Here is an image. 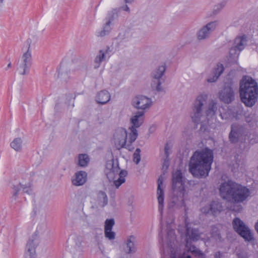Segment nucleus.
<instances>
[{
	"mask_svg": "<svg viewBox=\"0 0 258 258\" xmlns=\"http://www.w3.org/2000/svg\"><path fill=\"white\" fill-rule=\"evenodd\" d=\"M104 234L106 238L109 240H113L115 237V233L112 230H104Z\"/></svg>",
	"mask_w": 258,
	"mask_h": 258,
	"instance_id": "nucleus-34",
	"label": "nucleus"
},
{
	"mask_svg": "<svg viewBox=\"0 0 258 258\" xmlns=\"http://www.w3.org/2000/svg\"><path fill=\"white\" fill-rule=\"evenodd\" d=\"M213 161V151L208 148L196 151L191 156L189 170L196 177H205L208 175Z\"/></svg>",
	"mask_w": 258,
	"mask_h": 258,
	"instance_id": "nucleus-2",
	"label": "nucleus"
},
{
	"mask_svg": "<svg viewBox=\"0 0 258 258\" xmlns=\"http://www.w3.org/2000/svg\"><path fill=\"white\" fill-rule=\"evenodd\" d=\"M10 146L16 151H21L23 148L22 139L19 137L15 138L11 143Z\"/></svg>",
	"mask_w": 258,
	"mask_h": 258,
	"instance_id": "nucleus-28",
	"label": "nucleus"
},
{
	"mask_svg": "<svg viewBox=\"0 0 258 258\" xmlns=\"http://www.w3.org/2000/svg\"><path fill=\"white\" fill-rule=\"evenodd\" d=\"M220 9H222L223 8V6H222L221 5H220Z\"/></svg>",
	"mask_w": 258,
	"mask_h": 258,
	"instance_id": "nucleus-44",
	"label": "nucleus"
},
{
	"mask_svg": "<svg viewBox=\"0 0 258 258\" xmlns=\"http://www.w3.org/2000/svg\"><path fill=\"white\" fill-rule=\"evenodd\" d=\"M232 224L234 230L242 237L245 241L252 243H254L253 234L242 221L238 218H236L233 220Z\"/></svg>",
	"mask_w": 258,
	"mask_h": 258,
	"instance_id": "nucleus-9",
	"label": "nucleus"
},
{
	"mask_svg": "<svg viewBox=\"0 0 258 258\" xmlns=\"http://www.w3.org/2000/svg\"><path fill=\"white\" fill-rule=\"evenodd\" d=\"M168 235H170L171 238H174V232L173 231H170L168 234Z\"/></svg>",
	"mask_w": 258,
	"mask_h": 258,
	"instance_id": "nucleus-39",
	"label": "nucleus"
},
{
	"mask_svg": "<svg viewBox=\"0 0 258 258\" xmlns=\"http://www.w3.org/2000/svg\"><path fill=\"white\" fill-rule=\"evenodd\" d=\"M134 1V0H125V2L126 3H131L133 2Z\"/></svg>",
	"mask_w": 258,
	"mask_h": 258,
	"instance_id": "nucleus-43",
	"label": "nucleus"
},
{
	"mask_svg": "<svg viewBox=\"0 0 258 258\" xmlns=\"http://www.w3.org/2000/svg\"><path fill=\"white\" fill-rule=\"evenodd\" d=\"M89 162V156L87 154H80L78 156V165L81 167L87 165Z\"/></svg>",
	"mask_w": 258,
	"mask_h": 258,
	"instance_id": "nucleus-30",
	"label": "nucleus"
},
{
	"mask_svg": "<svg viewBox=\"0 0 258 258\" xmlns=\"http://www.w3.org/2000/svg\"><path fill=\"white\" fill-rule=\"evenodd\" d=\"M218 21L210 22L202 27L197 32V38L199 40H205L209 38L210 34L218 26Z\"/></svg>",
	"mask_w": 258,
	"mask_h": 258,
	"instance_id": "nucleus-14",
	"label": "nucleus"
},
{
	"mask_svg": "<svg viewBox=\"0 0 258 258\" xmlns=\"http://www.w3.org/2000/svg\"><path fill=\"white\" fill-rule=\"evenodd\" d=\"M34 176L33 174H27L21 177L18 186L13 187L14 195L16 196L21 189L24 192L31 194L33 190Z\"/></svg>",
	"mask_w": 258,
	"mask_h": 258,
	"instance_id": "nucleus-10",
	"label": "nucleus"
},
{
	"mask_svg": "<svg viewBox=\"0 0 258 258\" xmlns=\"http://www.w3.org/2000/svg\"><path fill=\"white\" fill-rule=\"evenodd\" d=\"M31 52L28 49L18 61L17 70L20 75H25L28 73L31 65Z\"/></svg>",
	"mask_w": 258,
	"mask_h": 258,
	"instance_id": "nucleus-12",
	"label": "nucleus"
},
{
	"mask_svg": "<svg viewBox=\"0 0 258 258\" xmlns=\"http://www.w3.org/2000/svg\"><path fill=\"white\" fill-rule=\"evenodd\" d=\"M122 9L125 11H126L128 12H130V9L127 6H125V7H123Z\"/></svg>",
	"mask_w": 258,
	"mask_h": 258,
	"instance_id": "nucleus-40",
	"label": "nucleus"
},
{
	"mask_svg": "<svg viewBox=\"0 0 258 258\" xmlns=\"http://www.w3.org/2000/svg\"><path fill=\"white\" fill-rule=\"evenodd\" d=\"M241 101L247 107H252L257 101L258 86L252 78L244 76L240 81L239 88Z\"/></svg>",
	"mask_w": 258,
	"mask_h": 258,
	"instance_id": "nucleus-5",
	"label": "nucleus"
},
{
	"mask_svg": "<svg viewBox=\"0 0 258 258\" xmlns=\"http://www.w3.org/2000/svg\"><path fill=\"white\" fill-rule=\"evenodd\" d=\"M141 150L137 148L133 154V161L138 164L141 161Z\"/></svg>",
	"mask_w": 258,
	"mask_h": 258,
	"instance_id": "nucleus-32",
	"label": "nucleus"
},
{
	"mask_svg": "<svg viewBox=\"0 0 258 258\" xmlns=\"http://www.w3.org/2000/svg\"><path fill=\"white\" fill-rule=\"evenodd\" d=\"M165 71V67L163 65L159 66L153 71L152 74L151 86L153 89L158 91H162L163 88L161 86L162 77Z\"/></svg>",
	"mask_w": 258,
	"mask_h": 258,
	"instance_id": "nucleus-11",
	"label": "nucleus"
},
{
	"mask_svg": "<svg viewBox=\"0 0 258 258\" xmlns=\"http://www.w3.org/2000/svg\"><path fill=\"white\" fill-rule=\"evenodd\" d=\"M137 134L132 130L127 132L123 127H119L114 131L112 141L117 149L125 148L129 151L134 149L133 143L136 140Z\"/></svg>",
	"mask_w": 258,
	"mask_h": 258,
	"instance_id": "nucleus-6",
	"label": "nucleus"
},
{
	"mask_svg": "<svg viewBox=\"0 0 258 258\" xmlns=\"http://www.w3.org/2000/svg\"><path fill=\"white\" fill-rule=\"evenodd\" d=\"M99 248L100 249V250H101V246L99 245Z\"/></svg>",
	"mask_w": 258,
	"mask_h": 258,
	"instance_id": "nucleus-45",
	"label": "nucleus"
},
{
	"mask_svg": "<svg viewBox=\"0 0 258 258\" xmlns=\"http://www.w3.org/2000/svg\"><path fill=\"white\" fill-rule=\"evenodd\" d=\"M71 252L73 254H76V253H78V255H80L81 254L82 250L80 247H78V249L76 247H74L71 250Z\"/></svg>",
	"mask_w": 258,
	"mask_h": 258,
	"instance_id": "nucleus-36",
	"label": "nucleus"
},
{
	"mask_svg": "<svg viewBox=\"0 0 258 258\" xmlns=\"http://www.w3.org/2000/svg\"><path fill=\"white\" fill-rule=\"evenodd\" d=\"M104 172L109 180L112 181L116 188L125 182V177L127 174V171L120 170L118 165L114 164L113 160L106 162Z\"/></svg>",
	"mask_w": 258,
	"mask_h": 258,
	"instance_id": "nucleus-7",
	"label": "nucleus"
},
{
	"mask_svg": "<svg viewBox=\"0 0 258 258\" xmlns=\"http://www.w3.org/2000/svg\"><path fill=\"white\" fill-rule=\"evenodd\" d=\"M97 199L99 203L102 206L106 205L108 203V198L106 194L102 191H100L97 194Z\"/></svg>",
	"mask_w": 258,
	"mask_h": 258,
	"instance_id": "nucleus-29",
	"label": "nucleus"
},
{
	"mask_svg": "<svg viewBox=\"0 0 258 258\" xmlns=\"http://www.w3.org/2000/svg\"><path fill=\"white\" fill-rule=\"evenodd\" d=\"M234 97V91L230 85L224 87L219 93V98L223 102L229 103Z\"/></svg>",
	"mask_w": 258,
	"mask_h": 258,
	"instance_id": "nucleus-20",
	"label": "nucleus"
},
{
	"mask_svg": "<svg viewBox=\"0 0 258 258\" xmlns=\"http://www.w3.org/2000/svg\"><path fill=\"white\" fill-rule=\"evenodd\" d=\"M135 237L133 236H129L126 241L125 246L124 248V251L127 253L135 252L136 248L135 246Z\"/></svg>",
	"mask_w": 258,
	"mask_h": 258,
	"instance_id": "nucleus-26",
	"label": "nucleus"
},
{
	"mask_svg": "<svg viewBox=\"0 0 258 258\" xmlns=\"http://www.w3.org/2000/svg\"><path fill=\"white\" fill-rule=\"evenodd\" d=\"M111 20H108L104 25L102 30L96 32V35L98 37H103L108 35L111 30Z\"/></svg>",
	"mask_w": 258,
	"mask_h": 258,
	"instance_id": "nucleus-27",
	"label": "nucleus"
},
{
	"mask_svg": "<svg viewBox=\"0 0 258 258\" xmlns=\"http://www.w3.org/2000/svg\"><path fill=\"white\" fill-rule=\"evenodd\" d=\"M172 197L169 204L170 207L179 208L185 206L188 199V192L185 190L183 176L180 170L174 171L172 180Z\"/></svg>",
	"mask_w": 258,
	"mask_h": 258,
	"instance_id": "nucleus-4",
	"label": "nucleus"
},
{
	"mask_svg": "<svg viewBox=\"0 0 258 258\" xmlns=\"http://www.w3.org/2000/svg\"><path fill=\"white\" fill-rule=\"evenodd\" d=\"M132 105L136 108L146 110L150 108L153 102L151 98L143 95L135 97L132 100Z\"/></svg>",
	"mask_w": 258,
	"mask_h": 258,
	"instance_id": "nucleus-13",
	"label": "nucleus"
},
{
	"mask_svg": "<svg viewBox=\"0 0 258 258\" xmlns=\"http://www.w3.org/2000/svg\"><path fill=\"white\" fill-rule=\"evenodd\" d=\"M144 113L142 111H138L134 113L130 118V122L132 125L129 127L128 131L131 132L132 130L137 134L138 136V132L137 128L142 125L144 121Z\"/></svg>",
	"mask_w": 258,
	"mask_h": 258,
	"instance_id": "nucleus-18",
	"label": "nucleus"
},
{
	"mask_svg": "<svg viewBox=\"0 0 258 258\" xmlns=\"http://www.w3.org/2000/svg\"><path fill=\"white\" fill-rule=\"evenodd\" d=\"M163 177L160 176L158 180V187L157 189V198L158 202V209L161 213L164 208V186L163 184Z\"/></svg>",
	"mask_w": 258,
	"mask_h": 258,
	"instance_id": "nucleus-19",
	"label": "nucleus"
},
{
	"mask_svg": "<svg viewBox=\"0 0 258 258\" xmlns=\"http://www.w3.org/2000/svg\"><path fill=\"white\" fill-rule=\"evenodd\" d=\"M114 224V220L113 219H106L105 222L104 230H112Z\"/></svg>",
	"mask_w": 258,
	"mask_h": 258,
	"instance_id": "nucleus-33",
	"label": "nucleus"
},
{
	"mask_svg": "<svg viewBox=\"0 0 258 258\" xmlns=\"http://www.w3.org/2000/svg\"><path fill=\"white\" fill-rule=\"evenodd\" d=\"M215 257L216 258H220V253L219 252L218 253H216L215 254Z\"/></svg>",
	"mask_w": 258,
	"mask_h": 258,
	"instance_id": "nucleus-42",
	"label": "nucleus"
},
{
	"mask_svg": "<svg viewBox=\"0 0 258 258\" xmlns=\"http://www.w3.org/2000/svg\"><path fill=\"white\" fill-rule=\"evenodd\" d=\"M87 179V173L85 171H79L75 173L72 176L71 181L72 184L77 186L84 184Z\"/></svg>",
	"mask_w": 258,
	"mask_h": 258,
	"instance_id": "nucleus-21",
	"label": "nucleus"
},
{
	"mask_svg": "<svg viewBox=\"0 0 258 258\" xmlns=\"http://www.w3.org/2000/svg\"><path fill=\"white\" fill-rule=\"evenodd\" d=\"M170 258H191L188 253H184L182 255H179L178 250H171Z\"/></svg>",
	"mask_w": 258,
	"mask_h": 258,
	"instance_id": "nucleus-31",
	"label": "nucleus"
},
{
	"mask_svg": "<svg viewBox=\"0 0 258 258\" xmlns=\"http://www.w3.org/2000/svg\"><path fill=\"white\" fill-rule=\"evenodd\" d=\"M110 94L109 92L105 90H101L98 92L96 96L95 100L101 104H105L110 100Z\"/></svg>",
	"mask_w": 258,
	"mask_h": 258,
	"instance_id": "nucleus-23",
	"label": "nucleus"
},
{
	"mask_svg": "<svg viewBox=\"0 0 258 258\" xmlns=\"http://www.w3.org/2000/svg\"><path fill=\"white\" fill-rule=\"evenodd\" d=\"M221 197L228 201L241 203L250 195V190L246 187L232 180L222 183L219 188Z\"/></svg>",
	"mask_w": 258,
	"mask_h": 258,
	"instance_id": "nucleus-3",
	"label": "nucleus"
},
{
	"mask_svg": "<svg viewBox=\"0 0 258 258\" xmlns=\"http://www.w3.org/2000/svg\"><path fill=\"white\" fill-rule=\"evenodd\" d=\"M170 149H171V146L168 144H166V145H165V148H164V152L167 156L166 157H168V156L169 155V154L170 153L169 151H170Z\"/></svg>",
	"mask_w": 258,
	"mask_h": 258,
	"instance_id": "nucleus-37",
	"label": "nucleus"
},
{
	"mask_svg": "<svg viewBox=\"0 0 258 258\" xmlns=\"http://www.w3.org/2000/svg\"><path fill=\"white\" fill-rule=\"evenodd\" d=\"M109 52V49L108 48L105 49L100 50L99 51L98 54L97 55L94 59V67L95 68H98L100 66L101 63L106 59Z\"/></svg>",
	"mask_w": 258,
	"mask_h": 258,
	"instance_id": "nucleus-24",
	"label": "nucleus"
},
{
	"mask_svg": "<svg viewBox=\"0 0 258 258\" xmlns=\"http://www.w3.org/2000/svg\"><path fill=\"white\" fill-rule=\"evenodd\" d=\"M169 165V161L168 157H166V158L165 159L164 162L163 164V169L166 170L167 169L168 166Z\"/></svg>",
	"mask_w": 258,
	"mask_h": 258,
	"instance_id": "nucleus-38",
	"label": "nucleus"
},
{
	"mask_svg": "<svg viewBox=\"0 0 258 258\" xmlns=\"http://www.w3.org/2000/svg\"><path fill=\"white\" fill-rule=\"evenodd\" d=\"M247 37L245 35L237 37L230 49V54L231 56H238L239 52L242 51L247 44Z\"/></svg>",
	"mask_w": 258,
	"mask_h": 258,
	"instance_id": "nucleus-16",
	"label": "nucleus"
},
{
	"mask_svg": "<svg viewBox=\"0 0 258 258\" xmlns=\"http://www.w3.org/2000/svg\"><path fill=\"white\" fill-rule=\"evenodd\" d=\"M38 244L39 240L36 237L30 238L26 245L24 258H36V249Z\"/></svg>",
	"mask_w": 258,
	"mask_h": 258,
	"instance_id": "nucleus-17",
	"label": "nucleus"
},
{
	"mask_svg": "<svg viewBox=\"0 0 258 258\" xmlns=\"http://www.w3.org/2000/svg\"><path fill=\"white\" fill-rule=\"evenodd\" d=\"M185 227H179V232L182 234H185L186 236V247L188 251L191 252L192 254L200 256L202 255L201 251L197 247L193 245H190L189 241H197L200 239V234L198 231L191 227L192 225L191 223H188L185 221Z\"/></svg>",
	"mask_w": 258,
	"mask_h": 258,
	"instance_id": "nucleus-8",
	"label": "nucleus"
},
{
	"mask_svg": "<svg viewBox=\"0 0 258 258\" xmlns=\"http://www.w3.org/2000/svg\"><path fill=\"white\" fill-rule=\"evenodd\" d=\"M212 238H213L215 239H220V236L219 233L218 232V230L217 228L215 227L213 229V231L212 233Z\"/></svg>",
	"mask_w": 258,
	"mask_h": 258,
	"instance_id": "nucleus-35",
	"label": "nucleus"
},
{
	"mask_svg": "<svg viewBox=\"0 0 258 258\" xmlns=\"http://www.w3.org/2000/svg\"><path fill=\"white\" fill-rule=\"evenodd\" d=\"M11 65H12V64H11V62L9 63V64H8V66H7V68H6V70H8L9 69H10V68L11 67Z\"/></svg>",
	"mask_w": 258,
	"mask_h": 258,
	"instance_id": "nucleus-41",
	"label": "nucleus"
},
{
	"mask_svg": "<svg viewBox=\"0 0 258 258\" xmlns=\"http://www.w3.org/2000/svg\"><path fill=\"white\" fill-rule=\"evenodd\" d=\"M208 99V95L206 93H201L197 96L193 105L191 118L193 122L201 124V130L205 131L213 127L216 122V113L218 105L214 101H211L205 113H203V107Z\"/></svg>",
	"mask_w": 258,
	"mask_h": 258,
	"instance_id": "nucleus-1",
	"label": "nucleus"
},
{
	"mask_svg": "<svg viewBox=\"0 0 258 258\" xmlns=\"http://www.w3.org/2000/svg\"><path fill=\"white\" fill-rule=\"evenodd\" d=\"M202 212L205 214H212L215 215L222 210V207L218 201H213L211 203L207 201H202L201 203Z\"/></svg>",
	"mask_w": 258,
	"mask_h": 258,
	"instance_id": "nucleus-15",
	"label": "nucleus"
},
{
	"mask_svg": "<svg viewBox=\"0 0 258 258\" xmlns=\"http://www.w3.org/2000/svg\"><path fill=\"white\" fill-rule=\"evenodd\" d=\"M243 128L236 124H233L231 126V130L229 134V140L232 143H235L238 141L242 136Z\"/></svg>",
	"mask_w": 258,
	"mask_h": 258,
	"instance_id": "nucleus-22",
	"label": "nucleus"
},
{
	"mask_svg": "<svg viewBox=\"0 0 258 258\" xmlns=\"http://www.w3.org/2000/svg\"><path fill=\"white\" fill-rule=\"evenodd\" d=\"M224 71V67L223 64L218 63L216 67L214 69L213 74L211 76H209L207 79V81L210 83L216 82L219 76L222 74Z\"/></svg>",
	"mask_w": 258,
	"mask_h": 258,
	"instance_id": "nucleus-25",
	"label": "nucleus"
}]
</instances>
